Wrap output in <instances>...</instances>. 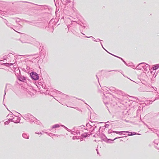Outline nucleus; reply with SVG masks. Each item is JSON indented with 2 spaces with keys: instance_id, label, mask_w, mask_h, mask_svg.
Returning a JSON list of instances; mask_svg holds the SVG:
<instances>
[{
  "instance_id": "20e7f679",
  "label": "nucleus",
  "mask_w": 159,
  "mask_h": 159,
  "mask_svg": "<svg viewBox=\"0 0 159 159\" xmlns=\"http://www.w3.org/2000/svg\"><path fill=\"white\" fill-rule=\"evenodd\" d=\"M122 132H115V133H116V134H118V133H121Z\"/></svg>"
},
{
  "instance_id": "7ed1b4c3",
  "label": "nucleus",
  "mask_w": 159,
  "mask_h": 159,
  "mask_svg": "<svg viewBox=\"0 0 159 159\" xmlns=\"http://www.w3.org/2000/svg\"><path fill=\"white\" fill-rule=\"evenodd\" d=\"M159 67V66L158 65H157V66H154L153 67V70H156L158 69Z\"/></svg>"
},
{
  "instance_id": "f03ea898",
  "label": "nucleus",
  "mask_w": 159,
  "mask_h": 159,
  "mask_svg": "<svg viewBox=\"0 0 159 159\" xmlns=\"http://www.w3.org/2000/svg\"><path fill=\"white\" fill-rule=\"evenodd\" d=\"M59 125L58 124H56L52 126V128H55L59 127Z\"/></svg>"
},
{
  "instance_id": "f257e3e1",
  "label": "nucleus",
  "mask_w": 159,
  "mask_h": 159,
  "mask_svg": "<svg viewBox=\"0 0 159 159\" xmlns=\"http://www.w3.org/2000/svg\"><path fill=\"white\" fill-rule=\"evenodd\" d=\"M30 75L31 78L34 80H38L39 79V76L35 72H32L30 73Z\"/></svg>"
}]
</instances>
